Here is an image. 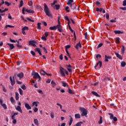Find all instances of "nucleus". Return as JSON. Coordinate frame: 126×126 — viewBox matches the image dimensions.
I'll use <instances>...</instances> for the list:
<instances>
[{
    "instance_id": "obj_37",
    "label": "nucleus",
    "mask_w": 126,
    "mask_h": 126,
    "mask_svg": "<svg viewBox=\"0 0 126 126\" xmlns=\"http://www.w3.org/2000/svg\"><path fill=\"white\" fill-rule=\"evenodd\" d=\"M34 122L35 125H36V126L39 125V123L38 122L37 119H34Z\"/></svg>"
},
{
    "instance_id": "obj_17",
    "label": "nucleus",
    "mask_w": 126,
    "mask_h": 126,
    "mask_svg": "<svg viewBox=\"0 0 126 126\" xmlns=\"http://www.w3.org/2000/svg\"><path fill=\"white\" fill-rule=\"evenodd\" d=\"M115 55L120 60H123V57L119 53L115 52Z\"/></svg>"
},
{
    "instance_id": "obj_61",
    "label": "nucleus",
    "mask_w": 126,
    "mask_h": 126,
    "mask_svg": "<svg viewBox=\"0 0 126 126\" xmlns=\"http://www.w3.org/2000/svg\"><path fill=\"white\" fill-rule=\"evenodd\" d=\"M33 111L34 113H37V112H38V109L37 108V107H35L33 109Z\"/></svg>"
},
{
    "instance_id": "obj_38",
    "label": "nucleus",
    "mask_w": 126,
    "mask_h": 126,
    "mask_svg": "<svg viewBox=\"0 0 126 126\" xmlns=\"http://www.w3.org/2000/svg\"><path fill=\"white\" fill-rule=\"evenodd\" d=\"M23 6V0H21L20 2V6L19 7H22V6Z\"/></svg>"
},
{
    "instance_id": "obj_4",
    "label": "nucleus",
    "mask_w": 126,
    "mask_h": 126,
    "mask_svg": "<svg viewBox=\"0 0 126 126\" xmlns=\"http://www.w3.org/2000/svg\"><path fill=\"white\" fill-rule=\"evenodd\" d=\"M58 29V30L59 32H63V30L62 29V26H61V22L59 21L58 24L56 26V29Z\"/></svg>"
},
{
    "instance_id": "obj_22",
    "label": "nucleus",
    "mask_w": 126,
    "mask_h": 126,
    "mask_svg": "<svg viewBox=\"0 0 126 126\" xmlns=\"http://www.w3.org/2000/svg\"><path fill=\"white\" fill-rule=\"evenodd\" d=\"M99 68L100 67H102V62L99 61V62H97V63L96 64V66H98V65H99Z\"/></svg>"
},
{
    "instance_id": "obj_52",
    "label": "nucleus",
    "mask_w": 126,
    "mask_h": 126,
    "mask_svg": "<svg viewBox=\"0 0 126 126\" xmlns=\"http://www.w3.org/2000/svg\"><path fill=\"white\" fill-rule=\"evenodd\" d=\"M5 5H7V6H9V5H10V3L6 1H5Z\"/></svg>"
},
{
    "instance_id": "obj_47",
    "label": "nucleus",
    "mask_w": 126,
    "mask_h": 126,
    "mask_svg": "<svg viewBox=\"0 0 126 126\" xmlns=\"http://www.w3.org/2000/svg\"><path fill=\"white\" fill-rule=\"evenodd\" d=\"M31 53L32 54V56L33 57H35V56H36V54L35 53V52H34V51H31Z\"/></svg>"
},
{
    "instance_id": "obj_55",
    "label": "nucleus",
    "mask_w": 126,
    "mask_h": 126,
    "mask_svg": "<svg viewBox=\"0 0 126 126\" xmlns=\"http://www.w3.org/2000/svg\"><path fill=\"white\" fill-rule=\"evenodd\" d=\"M85 39H88V37L87 36V32L84 33Z\"/></svg>"
},
{
    "instance_id": "obj_5",
    "label": "nucleus",
    "mask_w": 126,
    "mask_h": 126,
    "mask_svg": "<svg viewBox=\"0 0 126 126\" xmlns=\"http://www.w3.org/2000/svg\"><path fill=\"white\" fill-rule=\"evenodd\" d=\"M35 44L36 41L34 40H30L29 41V45H30V46H32L33 47H37Z\"/></svg>"
},
{
    "instance_id": "obj_13",
    "label": "nucleus",
    "mask_w": 126,
    "mask_h": 126,
    "mask_svg": "<svg viewBox=\"0 0 126 126\" xmlns=\"http://www.w3.org/2000/svg\"><path fill=\"white\" fill-rule=\"evenodd\" d=\"M40 50L41 49H40V48H36L34 49V51H36V52H37L39 54V55H40V56H42V53H41Z\"/></svg>"
},
{
    "instance_id": "obj_51",
    "label": "nucleus",
    "mask_w": 126,
    "mask_h": 126,
    "mask_svg": "<svg viewBox=\"0 0 126 126\" xmlns=\"http://www.w3.org/2000/svg\"><path fill=\"white\" fill-rule=\"evenodd\" d=\"M41 39L43 41H47V38L45 36H42Z\"/></svg>"
},
{
    "instance_id": "obj_27",
    "label": "nucleus",
    "mask_w": 126,
    "mask_h": 126,
    "mask_svg": "<svg viewBox=\"0 0 126 126\" xmlns=\"http://www.w3.org/2000/svg\"><path fill=\"white\" fill-rule=\"evenodd\" d=\"M70 6L71 8L73 10H74L75 9V8H76V6H75V5H74L73 6H72V4H70Z\"/></svg>"
},
{
    "instance_id": "obj_63",
    "label": "nucleus",
    "mask_w": 126,
    "mask_h": 126,
    "mask_svg": "<svg viewBox=\"0 0 126 126\" xmlns=\"http://www.w3.org/2000/svg\"><path fill=\"white\" fill-rule=\"evenodd\" d=\"M16 46L18 48H20V49H21V48H22V46L20 45L19 44H16Z\"/></svg>"
},
{
    "instance_id": "obj_9",
    "label": "nucleus",
    "mask_w": 126,
    "mask_h": 126,
    "mask_svg": "<svg viewBox=\"0 0 126 126\" xmlns=\"http://www.w3.org/2000/svg\"><path fill=\"white\" fill-rule=\"evenodd\" d=\"M15 109L17 111H18V112H20V113L22 114V109H21V107L20 106H17V107H16Z\"/></svg>"
},
{
    "instance_id": "obj_36",
    "label": "nucleus",
    "mask_w": 126,
    "mask_h": 126,
    "mask_svg": "<svg viewBox=\"0 0 126 126\" xmlns=\"http://www.w3.org/2000/svg\"><path fill=\"white\" fill-rule=\"evenodd\" d=\"M82 124H83V122H78L76 124V126H81V125H82Z\"/></svg>"
},
{
    "instance_id": "obj_56",
    "label": "nucleus",
    "mask_w": 126,
    "mask_h": 126,
    "mask_svg": "<svg viewBox=\"0 0 126 126\" xmlns=\"http://www.w3.org/2000/svg\"><path fill=\"white\" fill-rule=\"evenodd\" d=\"M109 17H110V15H109V13H106V19H109Z\"/></svg>"
},
{
    "instance_id": "obj_34",
    "label": "nucleus",
    "mask_w": 126,
    "mask_h": 126,
    "mask_svg": "<svg viewBox=\"0 0 126 126\" xmlns=\"http://www.w3.org/2000/svg\"><path fill=\"white\" fill-rule=\"evenodd\" d=\"M126 62H122L121 63V66H122V67H125V66H126Z\"/></svg>"
},
{
    "instance_id": "obj_53",
    "label": "nucleus",
    "mask_w": 126,
    "mask_h": 126,
    "mask_svg": "<svg viewBox=\"0 0 126 126\" xmlns=\"http://www.w3.org/2000/svg\"><path fill=\"white\" fill-rule=\"evenodd\" d=\"M10 101L11 103H14V98H13V97H11Z\"/></svg>"
},
{
    "instance_id": "obj_14",
    "label": "nucleus",
    "mask_w": 126,
    "mask_h": 126,
    "mask_svg": "<svg viewBox=\"0 0 126 126\" xmlns=\"http://www.w3.org/2000/svg\"><path fill=\"white\" fill-rule=\"evenodd\" d=\"M82 46L81 45V43H80V42H79L78 43H77L75 46V48L77 50H78L79 48H81Z\"/></svg>"
},
{
    "instance_id": "obj_16",
    "label": "nucleus",
    "mask_w": 126,
    "mask_h": 126,
    "mask_svg": "<svg viewBox=\"0 0 126 126\" xmlns=\"http://www.w3.org/2000/svg\"><path fill=\"white\" fill-rule=\"evenodd\" d=\"M25 11L27 12L28 13H34V11L31 10V9H26Z\"/></svg>"
},
{
    "instance_id": "obj_40",
    "label": "nucleus",
    "mask_w": 126,
    "mask_h": 126,
    "mask_svg": "<svg viewBox=\"0 0 126 126\" xmlns=\"http://www.w3.org/2000/svg\"><path fill=\"white\" fill-rule=\"evenodd\" d=\"M14 84H15V80H12V81H11V85L13 86V85H14Z\"/></svg>"
},
{
    "instance_id": "obj_21",
    "label": "nucleus",
    "mask_w": 126,
    "mask_h": 126,
    "mask_svg": "<svg viewBox=\"0 0 126 126\" xmlns=\"http://www.w3.org/2000/svg\"><path fill=\"white\" fill-rule=\"evenodd\" d=\"M15 99L17 100L19 99V94L17 92L15 93Z\"/></svg>"
},
{
    "instance_id": "obj_60",
    "label": "nucleus",
    "mask_w": 126,
    "mask_h": 126,
    "mask_svg": "<svg viewBox=\"0 0 126 126\" xmlns=\"http://www.w3.org/2000/svg\"><path fill=\"white\" fill-rule=\"evenodd\" d=\"M26 9V8H25V7H23L22 9V13L23 14H25V12H24V11H25V10Z\"/></svg>"
},
{
    "instance_id": "obj_2",
    "label": "nucleus",
    "mask_w": 126,
    "mask_h": 126,
    "mask_svg": "<svg viewBox=\"0 0 126 126\" xmlns=\"http://www.w3.org/2000/svg\"><path fill=\"white\" fill-rule=\"evenodd\" d=\"M32 75L33 76V78H35V79H39V80H41V76L39 75V74L36 72H32Z\"/></svg>"
},
{
    "instance_id": "obj_58",
    "label": "nucleus",
    "mask_w": 126,
    "mask_h": 126,
    "mask_svg": "<svg viewBox=\"0 0 126 126\" xmlns=\"http://www.w3.org/2000/svg\"><path fill=\"white\" fill-rule=\"evenodd\" d=\"M123 6H126V0H125L124 1H123Z\"/></svg>"
},
{
    "instance_id": "obj_46",
    "label": "nucleus",
    "mask_w": 126,
    "mask_h": 126,
    "mask_svg": "<svg viewBox=\"0 0 126 126\" xmlns=\"http://www.w3.org/2000/svg\"><path fill=\"white\" fill-rule=\"evenodd\" d=\"M21 88L22 89H23V90H26V86L24 85H23L22 86H21Z\"/></svg>"
},
{
    "instance_id": "obj_24",
    "label": "nucleus",
    "mask_w": 126,
    "mask_h": 126,
    "mask_svg": "<svg viewBox=\"0 0 126 126\" xmlns=\"http://www.w3.org/2000/svg\"><path fill=\"white\" fill-rule=\"evenodd\" d=\"M49 29L50 30H57V27L56 26H55L54 27H50L49 28Z\"/></svg>"
},
{
    "instance_id": "obj_25",
    "label": "nucleus",
    "mask_w": 126,
    "mask_h": 126,
    "mask_svg": "<svg viewBox=\"0 0 126 126\" xmlns=\"http://www.w3.org/2000/svg\"><path fill=\"white\" fill-rule=\"evenodd\" d=\"M51 84L53 88L55 87V86H56L57 85V84H56V82H55V81H54V80H52L51 81Z\"/></svg>"
},
{
    "instance_id": "obj_12",
    "label": "nucleus",
    "mask_w": 126,
    "mask_h": 126,
    "mask_svg": "<svg viewBox=\"0 0 126 126\" xmlns=\"http://www.w3.org/2000/svg\"><path fill=\"white\" fill-rule=\"evenodd\" d=\"M7 45L9 46L10 50H13V49H14V45L13 44L7 43Z\"/></svg>"
},
{
    "instance_id": "obj_18",
    "label": "nucleus",
    "mask_w": 126,
    "mask_h": 126,
    "mask_svg": "<svg viewBox=\"0 0 126 126\" xmlns=\"http://www.w3.org/2000/svg\"><path fill=\"white\" fill-rule=\"evenodd\" d=\"M114 32L116 34H124V32H121V31H114Z\"/></svg>"
},
{
    "instance_id": "obj_3",
    "label": "nucleus",
    "mask_w": 126,
    "mask_h": 126,
    "mask_svg": "<svg viewBox=\"0 0 126 126\" xmlns=\"http://www.w3.org/2000/svg\"><path fill=\"white\" fill-rule=\"evenodd\" d=\"M79 110L81 112H82L81 114V116L82 117H84L87 116V111L85 108H83V107H80Z\"/></svg>"
},
{
    "instance_id": "obj_11",
    "label": "nucleus",
    "mask_w": 126,
    "mask_h": 126,
    "mask_svg": "<svg viewBox=\"0 0 126 126\" xmlns=\"http://www.w3.org/2000/svg\"><path fill=\"white\" fill-rule=\"evenodd\" d=\"M25 108H26L27 110H31V106L29 105V104L25 103Z\"/></svg>"
},
{
    "instance_id": "obj_20",
    "label": "nucleus",
    "mask_w": 126,
    "mask_h": 126,
    "mask_svg": "<svg viewBox=\"0 0 126 126\" xmlns=\"http://www.w3.org/2000/svg\"><path fill=\"white\" fill-rule=\"evenodd\" d=\"M92 94L96 97H100V95L98 94L96 92L93 91L92 92Z\"/></svg>"
},
{
    "instance_id": "obj_50",
    "label": "nucleus",
    "mask_w": 126,
    "mask_h": 126,
    "mask_svg": "<svg viewBox=\"0 0 126 126\" xmlns=\"http://www.w3.org/2000/svg\"><path fill=\"white\" fill-rule=\"evenodd\" d=\"M103 46V43H100L98 44V46H97V49H99V48H101V47H102Z\"/></svg>"
},
{
    "instance_id": "obj_35",
    "label": "nucleus",
    "mask_w": 126,
    "mask_h": 126,
    "mask_svg": "<svg viewBox=\"0 0 126 126\" xmlns=\"http://www.w3.org/2000/svg\"><path fill=\"white\" fill-rule=\"evenodd\" d=\"M7 27H9L10 28H14V26H10L9 25H6L5 28L6 29V28H7Z\"/></svg>"
},
{
    "instance_id": "obj_15",
    "label": "nucleus",
    "mask_w": 126,
    "mask_h": 126,
    "mask_svg": "<svg viewBox=\"0 0 126 126\" xmlns=\"http://www.w3.org/2000/svg\"><path fill=\"white\" fill-rule=\"evenodd\" d=\"M69 118H70V120H69V126H71L72 124V122H73V119H72V117H71V116H69Z\"/></svg>"
},
{
    "instance_id": "obj_42",
    "label": "nucleus",
    "mask_w": 126,
    "mask_h": 126,
    "mask_svg": "<svg viewBox=\"0 0 126 126\" xmlns=\"http://www.w3.org/2000/svg\"><path fill=\"white\" fill-rule=\"evenodd\" d=\"M28 29H29L28 27L26 26V27L23 28L22 29V30H23L24 31H25V30L28 31Z\"/></svg>"
},
{
    "instance_id": "obj_7",
    "label": "nucleus",
    "mask_w": 126,
    "mask_h": 126,
    "mask_svg": "<svg viewBox=\"0 0 126 126\" xmlns=\"http://www.w3.org/2000/svg\"><path fill=\"white\" fill-rule=\"evenodd\" d=\"M111 59H112L111 56H107V55H105L104 62H106V63H108V62H109V60H111Z\"/></svg>"
},
{
    "instance_id": "obj_6",
    "label": "nucleus",
    "mask_w": 126,
    "mask_h": 126,
    "mask_svg": "<svg viewBox=\"0 0 126 126\" xmlns=\"http://www.w3.org/2000/svg\"><path fill=\"white\" fill-rule=\"evenodd\" d=\"M64 68H63V67H61L60 68V73L62 76H65V74H64Z\"/></svg>"
},
{
    "instance_id": "obj_59",
    "label": "nucleus",
    "mask_w": 126,
    "mask_h": 126,
    "mask_svg": "<svg viewBox=\"0 0 126 126\" xmlns=\"http://www.w3.org/2000/svg\"><path fill=\"white\" fill-rule=\"evenodd\" d=\"M70 45H66L65 47V49L66 50H67V49H70Z\"/></svg>"
},
{
    "instance_id": "obj_39",
    "label": "nucleus",
    "mask_w": 126,
    "mask_h": 126,
    "mask_svg": "<svg viewBox=\"0 0 126 126\" xmlns=\"http://www.w3.org/2000/svg\"><path fill=\"white\" fill-rule=\"evenodd\" d=\"M42 24L41 23H37V29H41V25Z\"/></svg>"
},
{
    "instance_id": "obj_33",
    "label": "nucleus",
    "mask_w": 126,
    "mask_h": 126,
    "mask_svg": "<svg viewBox=\"0 0 126 126\" xmlns=\"http://www.w3.org/2000/svg\"><path fill=\"white\" fill-rule=\"evenodd\" d=\"M72 2H73V0H69L67 3V4H72Z\"/></svg>"
},
{
    "instance_id": "obj_57",
    "label": "nucleus",
    "mask_w": 126,
    "mask_h": 126,
    "mask_svg": "<svg viewBox=\"0 0 126 126\" xmlns=\"http://www.w3.org/2000/svg\"><path fill=\"white\" fill-rule=\"evenodd\" d=\"M68 9H69V7L68 6L66 7L65 10L66 11V12H69V10Z\"/></svg>"
},
{
    "instance_id": "obj_43",
    "label": "nucleus",
    "mask_w": 126,
    "mask_h": 126,
    "mask_svg": "<svg viewBox=\"0 0 126 126\" xmlns=\"http://www.w3.org/2000/svg\"><path fill=\"white\" fill-rule=\"evenodd\" d=\"M50 116L52 119H54L55 118L54 114L53 112H51L50 113Z\"/></svg>"
},
{
    "instance_id": "obj_29",
    "label": "nucleus",
    "mask_w": 126,
    "mask_h": 126,
    "mask_svg": "<svg viewBox=\"0 0 126 126\" xmlns=\"http://www.w3.org/2000/svg\"><path fill=\"white\" fill-rule=\"evenodd\" d=\"M108 115L110 116V120H113V118L115 117H114V115H113L112 113H109Z\"/></svg>"
},
{
    "instance_id": "obj_30",
    "label": "nucleus",
    "mask_w": 126,
    "mask_h": 126,
    "mask_svg": "<svg viewBox=\"0 0 126 126\" xmlns=\"http://www.w3.org/2000/svg\"><path fill=\"white\" fill-rule=\"evenodd\" d=\"M75 119H80V115L79 114H76L75 115Z\"/></svg>"
},
{
    "instance_id": "obj_26",
    "label": "nucleus",
    "mask_w": 126,
    "mask_h": 126,
    "mask_svg": "<svg viewBox=\"0 0 126 126\" xmlns=\"http://www.w3.org/2000/svg\"><path fill=\"white\" fill-rule=\"evenodd\" d=\"M19 92L21 96L23 95V91L21 88H19Z\"/></svg>"
},
{
    "instance_id": "obj_32",
    "label": "nucleus",
    "mask_w": 126,
    "mask_h": 126,
    "mask_svg": "<svg viewBox=\"0 0 126 126\" xmlns=\"http://www.w3.org/2000/svg\"><path fill=\"white\" fill-rule=\"evenodd\" d=\"M68 92L69 94H74V93H73V91L69 88H68Z\"/></svg>"
},
{
    "instance_id": "obj_48",
    "label": "nucleus",
    "mask_w": 126,
    "mask_h": 126,
    "mask_svg": "<svg viewBox=\"0 0 126 126\" xmlns=\"http://www.w3.org/2000/svg\"><path fill=\"white\" fill-rule=\"evenodd\" d=\"M125 46L123 45L122 46V52L123 53V54H124L125 53Z\"/></svg>"
},
{
    "instance_id": "obj_45",
    "label": "nucleus",
    "mask_w": 126,
    "mask_h": 126,
    "mask_svg": "<svg viewBox=\"0 0 126 126\" xmlns=\"http://www.w3.org/2000/svg\"><path fill=\"white\" fill-rule=\"evenodd\" d=\"M68 27H69V29L70 30V31H71V32H72V33H73L74 31H73L72 29H71V27H70V25H68Z\"/></svg>"
},
{
    "instance_id": "obj_54",
    "label": "nucleus",
    "mask_w": 126,
    "mask_h": 126,
    "mask_svg": "<svg viewBox=\"0 0 126 126\" xmlns=\"http://www.w3.org/2000/svg\"><path fill=\"white\" fill-rule=\"evenodd\" d=\"M42 49L44 52H45V54H48V51H47V49H46V48L43 47Z\"/></svg>"
},
{
    "instance_id": "obj_62",
    "label": "nucleus",
    "mask_w": 126,
    "mask_h": 126,
    "mask_svg": "<svg viewBox=\"0 0 126 126\" xmlns=\"http://www.w3.org/2000/svg\"><path fill=\"white\" fill-rule=\"evenodd\" d=\"M27 20H29V21H30L31 22H34V20H31L30 18H27Z\"/></svg>"
},
{
    "instance_id": "obj_23",
    "label": "nucleus",
    "mask_w": 126,
    "mask_h": 126,
    "mask_svg": "<svg viewBox=\"0 0 126 126\" xmlns=\"http://www.w3.org/2000/svg\"><path fill=\"white\" fill-rule=\"evenodd\" d=\"M62 83L63 84L62 86H63V87H66V86H68L67 84L65 83L64 81H62Z\"/></svg>"
},
{
    "instance_id": "obj_8",
    "label": "nucleus",
    "mask_w": 126,
    "mask_h": 126,
    "mask_svg": "<svg viewBox=\"0 0 126 126\" xmlns=\"http://www.w3.org/2000/svg\"><path fill=\"white\" fill-rule=\"evenodd\" d=\"M52 7L54 8V9H56V10H59L60 9V7H61V6L58 4H55V6H52Z\"/></svg>"
},
{
    "instance_id": "obj_10",
    "label": "nucleus",
    "mask_w": 126,
    "mask_h": 126,
    "mask_svg": "<svg viewBox=\"0 0 126 126\" xmlns=\"http://www.w3.org/2000/svg\"><path fill=\"white\" fill-rule=\"evenodd\" d=\"M17 76L20 78V79H21V78H23V76H24V74L23 73H20L19 74H18L17 75Z\"/></svg>"
},
{
    "instance_id": "obj_1",
    "label": "nucleus",
    "mask_w": 126,
    "mask_h": 126,
    "mask_svg": "<svg viewBox=\"0 0 126 126\" xmlns=\"http://www.w3.org/2000/svg\"><path fill=\"white\" fill-rule=\"evenodd\" d=\"M44 6L45 14H46V15L48 16V17H53V16H52V14L51 13V10H50V8H49V7H48L47 4L44 3Z\"/></svg>"
},
{
    "instance_id": "obj_31",
    "label": "nucleus",
    "mask_w": 126,
    "mask_h": 126,
    "mask_svg": "<svg viewBox=\"0 0 126 126\" xmlns=\"http://www.w3.org/2000/svg\"><path fill=\"white\" fill-rule=\"evenodd\" d=\"M58 2V1H57V0H54L53 3H51V6H54V5H55V4H56V3H57Z\"/></svg>"
},
{
    "instance_id": "obj_41",
    "label": "nucleus",
    "mask_w": 126,
    "mask_h": 126,
    "mask_svg": "<svg viewBox=\"0 0 126 126\" xmlns=\"http://www.w3.org/2000/svg\"><path fill=\"white\" fill-rule=\"evenodd\" d=\"M102 123H103L102 118L101 116H100V120H99V122H98V124H99V125H101V124H102Z\"/></svg>"
},
{
    "instance_id": "obj_49",
    "label": "nucleus",
    "mask_w": 126,
    "mask_h": 126,
    "mask_svg": "<svg viewBox=\"0 0 126 126\" xmlns=\"http://www.w3.org/2000/svg\"><path fill=\"white\" fill-rule=\"evenodd\" d=\"M101 80H102V81H103L104 82H106V80H107V77H105L104 78H102Z\"/></svg>"
},
{
    "instance_id": "obj_64",
    "label": "nucleus",
    "mask_w": 126,
    "mask_h": 126,
    "mask_svg": "<svg viewBox=\"0 0 126 126\" xmlns=\"http://www.w3.org/2000/svg\"><path fill=\"white\" fill-rule=\"evenodd\" d=\"M114 122H117V121H118V118H117V117H114L113 119Z\"/></svg>"
},
{
    "instance_id": "obj_44",
    "label": "nucleus",
    "mask_w": 126,
    "mask_h": 126,
    "mask_svg": "<svg viewBox=\"0 0 126 126\" xmlns=\"http://www.w3.org/2000/svg\"><path fill=\"white\" fill-rule=\"evenodd\" d=\"M116 39L117 43H118V44H120V43H121V41H120V37H117Z\"/></svg>"
},
{
    "instance_id": "obj_19",
    "label": "nucleus",
    "mask_w": 126,
    "mask_h": 126,
    "mask_svg": "<svg viewBox=\"0 0 126 126\" xmlns=\"http://www.w3.org/2000/svg\"><path fill=\"white\" fill-rule=\"evenodd\" d=\"M40 73L41 74V75L45 76V74H46V72L45 71V70L41 69L40 70Z\"/></svg>"
},
{
    "instance_id": "obj_28",
    "label": "nucleus",
    "mask_w": 126,
    "mask_h": 126,
    "mask_svg": "<svg viewBox=\"0 0 126 126\" xmlns=\"http://www.w3.org/2000/svg\"><path fill=\"white\" fill-rule=\"evenodd\" d=\"M2 107H3V109L4 110H6L7 109V107L6 106V104L3 103L2 105H1Z\"/></svg>"
}]
</instances>
